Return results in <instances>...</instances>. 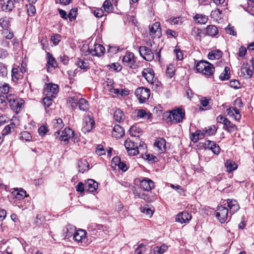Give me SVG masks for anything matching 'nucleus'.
<instances>
[{
  "label": "nucleus",
  "mask_w": 254,
  "mask_h": 254,
  "mask_svg": "<svg viewBox=\"0 0 254 254\" xmlns=\"http://www.w3.org/2000/svg\"><path fill=\"white\" fill-rule=\"evenodd\" d=\"M122 50V49H120L118 46H109L108 49V52L112 55H114L117 53L119 51Z\"/></svg>",
  "instance_id": "864d4df0"
},
{
  "label": "nucleus",
  "mask_w": 254,
  "mask_h": 254,
  "mask_svg": "<svg viewBox=\"0 0 254 254\" xmlns=\"http://www.w3.org/2000/svg\"><path fill=\"white\" fill-rule=\"evenodd\" d=\"M122 63L125 66L132 69H135L138 66L134 54L129 52H127L123 57Z\"/></svg>",
  "instance_id": "20e7f679"
},
{
  "label": "nucleus",
  "mask_w": 254,
  "mask_h": 254,
  "mask_svg": "<svg viewBox=\"0 0 254 254\" xmlns=\"http://www.w3.org/2000/svg\"><path fill=\"white\" fill-rule=\"evenodd\" d=\"M46 57L47 59V64L48 65H51L52 67H57L58 64L57 62L51 54L47 53Z\"/></svg>",
  "instance_id": "e433bc0d"
},
{
  "label": "nucleus",
  "mask_w": 254,
  "mask_h": 254,
  "mask_svg": "<svg viewBox=\"0 0 254 254\" xmlns=\"http://www.w3.org/2000/svg\"><path fill=\"white\" fill-rule=\"evenodd\" d=\"M191 219V215L187 211L180 212L176 217V221L182 224L188 222Z\"/></svg>",
  "instance_id": "dca6fc26"
},
{
  "label": "nucleus",
  "mask_w": 254,
  "mask_h": 254,
  "mask_svg": "<svg viewBox=\"0 0 254 254\" xmlns=\"http://www.w3.org/2000/svg\"><path fill=\"white\" fill-rule=\"evenodd\" d=\"M78 101V107L79 110L82 111H87L89 106L88 102L83 98L79 99Z\"/></svg>",
  "instance_id": "72a5a7b5"
},
{
  "label": "nucleus",
  "mask_w": 254,
  "mask_h": 254,
  "mask_svg": "<svg viewBox=\"0 0 254 254\" xmlns=\"http://www.w3.org/2000/svg\"><path fill=\"white\" fill-rule=\"evenodd\" d=\"M75 227L70 224H68L63 229L64 236L65 239H68L70 237L73 236L74 233L75 231Z\"/></svg>",
  "instance_id": "aec40b11"
},
{
  "label": "nucleus",
  "mask_w": 254,
  "mask_h": 254,
  "mask_svg": "<svg viewBox=\"0 0 254 254\" xmlns=\"http://www.w3.org/2000/svg\"><path fill=\"white\" fill-rule=\"evenodd\" d=\"M141 212L149 215L150 217L153 214V211L148 205H145L141 208Z\"/></svg>",
  "instance_id": "e2e57ef3"
},
{
  "label": "nucleus",
  "mask_w": 254,
  "mask_h": 254,
  "mask_svg": "<svg viewBox=\"0 0 254 254\" xmlns=\"http://www.w3.org/2000/svg\"><path fill=\"white\" fill-rule=\"evenodd\" d=\"M145 245L143 243L140 244L138 247L135 250V254H142L143 252L145 251Z\"/></svg>",
  "instance_id": "680f3d73"
},
{
  "label": "nucleus",
  "mask_w": 254,
  "mask_h": 254,
  "mask_svg": "<svg viewBox=\"0 0 254 254\" xmlns=\"http://www.w3.org/2000/svg\"><path fill=\"white\" fill-rule=\"evenodd\" d=\"M59 92V87L57 84L48 83L46 85L44 89V93L46 96H50L51 97H55L56 95Z\"/></svg>",
  "instance_id": "9b49d317"
},
{
  "label": "nucleus",
  "mask_w": 254,
  "mask_h": 254,
  "mask_svg": "<svg viewBox=\"0 0 254 254\" xmlns=\"http://www.w3.org/2000/svg\"><path fill=\"white\" fill-rule=\"evenodd\" d=\"M125 134L124 128L119 125H115L112 132L113 136L119 138L122 137Z\"/></svg>",
  "instance_id": "b1692460"
},
{
  "label": "nucleus",
  "mask_w": 254,
  "mask_h": 254,
  "mask_svg": "<svg viewBox=\"0 0 254 254\" xmlns=\"http://www.w3.org/2000/svg\"><path fill=\"white\" fill-rule=\"evenodd\" d=\"M98 183L92 179H88L85 183V190L90 192H94L98 188Z\"/></svg>",
  "instance_id": "6ab92c4d"
},
{
  "label": "nucleus",
  "mask_w": 254,
  "mask_h": 254,
  "mask_svg": "<svg viewBox=\"0 0 254 254\" xmlns=\"http://www.w3.org/2000/svg\"><path fill=\"white\" fill-rule=\"evenodd\" d=\"M241 76H243L245 78H250L252 76L254 73V71L251 69L250 66L248 64L245 65H243L241 68Z\"/></svg>",
  "instance_id": "4be33fe9"
},
{
  "label": "nucleus",
  "mask_w": 254,
  "mask_h": 254,
  "mask_svg": "<svg viewBox=\"0 0 254 254\" xmlns=\"http://www.w3.org/2000/svg\"><path fill=\"white\" fill-rule=\"evenodd\" d=\"M48 129L45 126H41L38 128V132L40 136H43L47 133Z\"/></svg>",
  "instance_id": "774afa93"
},
{
  "label": "nucleus",
  "mask_w": 254,
  "mask_h": 254,
  "mask_svg": "<svg viewBox=\"0 0 254 254\" xmlns=\"http://www.w3.org/2000/svg\"><path fill=\"white\" fill-rule=\"evenodd\" d=\"M61 40V36L60 34H56L51 37V40L55 45L59 44Z\"/></svg>",
  "instance_id": "338daca9"
},
{
  "label": "nucleus",
  "mask_w": 254,
  "mask_h": 254,
  "mask_svg": "<svg viewBox=\"0 0 254 254\" xmlns=\"http://www.w3.org/2000/svg\"><path fill=\"white\" fill-rule=\"evenodd\" d=\"M205 149L211 150L215 154H218L220 151L219 146L214 141L209 140H205L203 145Z\"/></svg>",
  "instance_id": "f8f14e48"
},
{
  "label": "nucleus",
  "mask_w": 254,
  "mask_h": 254,
  "mask_svg": "<svg viewBox=\"0 0 254 254\" xmlns=\"http://www.w3.org/2000/svg\"><path fill=\"white\" fill-rule=\"evenodd\" d=\"M191 34L194 36L196 40L201 41L202 31L200 29L196 27H193L192 29Z\"/></svg>",
  "instance_id": "4c0bfd02"
},
{
  "label": "nucleus",
  "mask_w": 254,
  "mask_h": 254,
  "mask_svg": "<svg viewBox=\"0 0 254 254\" xmlns=\"http://www.w3.org/2000/svg\"><path fill=\"white\" fill-rule=\"evenodd\" d=\"M175 73L174 67L173 66H168L166 69V75L169 78H172Z\"/></svg>",
  "instance_id": "052dcab7"
},
{
  "label": "nucleus",
  "mask_w": 254,
  "mask_h": 254,
  "mask_svg": "<svg viewBox=\"0 0 254 254\" xmlns=\"http://www.w3.org/2000/svg\"><path fill=\"white\" fill-rule=\"evenodd\" d=\"M44 217L41 214H37L34 223L37 226L39 227L42 224L44 221Z\"/></svg>",
  "instance_id": "bf43d9fd"
},
{
  "label": "nucleus",
  "mask_w": 254,
  "mask_h": 254,
  "mask_svg": "<svg viewBox=\"0 0 254 254\" xmlns=\"http://www.w3.org/2000/svg\"><path fill=\"white\" fill-rule=\"evenodd\" d=\"M228 209L226 207L218 206L216 212V217L220 223H225L228 218Z\"/></svg>",
  "instance_id": "1a4fd4ad"
},
{
  "label": "nucleus",
  "mask_w": 254,
  "mask_h": 254,
  "mask_svg": "<svg viewBox=\"0 0 254 254\" xmlns=\"http://www.w3.org/2000/svg\"><path fill=\"white\" fill-rule=\"evenodd\" d=\"M73 238L76 242L81 244L86 238V232L84 230L79 229L74 233Z\"/></svg>",
  "instance_id": "f3484780"
},
{
  "label": "nucleus",
  "mask_w": 254,
  "mask_h": 254,
  "mask_svg": "<svg viewBox=\"0 0 254 254\" xmlns=\"http://www.w3.org/2000/svg\"><path fill=\"white\" fill-rule=\"evenodd\" d=\"M142 75L147 82L152 85L154 84V73L150 68H145L142 72Z\"/></svg>",
  "instance_id": "2eb2a0df"
},
{
  "label": "nucleus",
  "mask_w": 254,
  "mask_h": 254,
  "mask_svg": "<svg viewBox=\"0 0 254 254\" xmlns=\"http://www.w3.org/2000/svg\"><path fill=\"white\" fill-rule=\"evenodd\" d=\"M230 78V68L229 67H225L224 71L221 73L219 76V79L221 81L228 80Z\"/></svg>",
  "instance_id": "ea45409f"
},
{
  "label": "nucleus",
  "mask_w": 254,
  "mask_h": 254,
  "mask_svg": "<svg viewBox=\"0 0 254 254\" xmlns=\"http://www.w3.org/2000/svg\"><path fill=\"white\" fill-rule=\"evenodd\" d=\"M9 22L7 17H3L0 19V25L2 28L6 29L9 27Z\"/></svg>",
  "instance_id": "13d9d810"
},
{
  "label": "nucleus",
  "mask_w": 254,
  "mask_h": 254,
  "mask_svg": "<svg viewBox=\"0 0 254 254\" xmlns=\"http://www.w3.org/2000/svg\"><path fill=\"white\" fill-rule=\"evenodd\" d=\"M194 21L199 24H204L208 21L207 17H193Z\"/></svg>",
  "instance_id": "4d7b16f0"
},
{
  "label": "nucleus",
  "mask_w": 254,
  "mask_h": 254,
  "mask_svg": "<svg viewBox=\"0 0 254 254\" xmlns=\"http://www.w3.org/2000/svg\"><path fill=\"white\" fill-rule=\"evenodd\" d=\"M206 32L209 35L214 36L218 34V30L216 26L209 25L206 28Z\"/></svg>",
  "instance_id": "79ce46f5"
},
{
  "label": "nucleus",
  "mask_w": 254,
  "mask_h": 254,
  "mask_svg": "<svg viewBox=\"0 0 254 254\" xmlns=\"http://www.w3.org/2000/svg\"><path fill=\"white\" fill-rule=\"evenodd\" d=\"M135 94L140 103H145L150 96V90L147 88L139 87L135 91Z\"/></svg>",
  "instance_id": "39448f33"
},
{
  "label": "nucleus",
  "mask_w": 254,
  "mask_h": 254,
  "mask_svg": "<svg viewBox=\"0 0 254 254\" xmlns=\"http://www.w3.org/2000/svg\"><path fill=\"white\" fill-rule=\"evenodd\" d=\"M9 88L10 87L8 84L4 83L0 85V92L5 95H8Z\"/></svg>",
  "instance_id": "603ef678"
},
{
  "label": "nucleus",
  "mask_w": 254,
  "mask_h": 254,
  "mask_svg": "<svg viewBox=\"0 0 254 254\" xmlns=\"http://www.w3.org/2000/svg\"><path fill=\"white\" fill-rule=\"evenodd\" d=\"M138 51L140 56L144 60L150 62L154 59V54L149 47L145 46H140L138 48Z\"/></svg>",
  "instance_id": "423d86ee"
},
{
  "label": "nucleus",
  "mask_w": 254,
  "mask_h": 254,
  "mask_svg": "<svg viewBox=\"0 0 254 254\" xmlns=\"http://www.w3.org/2000/svg\"><path fill=\"white\" fill-rule=\"evenodd\" d=\"M205 66V67L201 73L208 76L213 75L215 71V68L213 65L208 62L206 61V66Z\"/></svg>",
  "instance_id": "a878e982"
},
{
  "label": "nucleus",
  "mask_w": 254,
  "mask_h": 254,
  "mask_svg": "<svg viewBox=\"0 0 254 254\" xmlns=\"http://www.w3.org/2000/svg\"><path fill=\"white\" fill-rule=\"evenodd\" d=\"M129 134L134 137H138L140 132V129L135 126H132L129 130Z\"/></svg>",
  "instance_id": "37998d69"
},
{
  "label": "nucleus",
  "mask_w": 254,
  "mask_h": 254,
  "mask_svg": "<svg viewBox=\"0 0 254 254\" xmlns=\"http://www.w3.org/2000/svg\"><path fill=\"white\" fill-rule=\"evenodd\" d=\"M74 136V131L69 127H66L62 131V133L60 137V139L62 141H64L65 143L68 142V140Z\"/></svg>",
  "instance_id": "a211bd4d"
},
{
  "label": "nucleus",
  "mask_w": 254,
  "mask_h": 254,
  "mask_svg": "<svg viewBox=\"0 0 254 254\" xmlns=\"http://www.w3.org/2000/svg\"><path fill=\"white\" fill-rule=\"evenodd\" d=\"M137 117L148 120L152 118V114L149 112H146L145 110L141 109L137 111Z\"/></svg>",
  "instance_id": "7c9ffc66"
},
{
  "label": "nucleus",
  "mask_w": 254,
  "mask_h": 254,
  "mask_svg": "<svg viewBox=\"0 0 254 254\" xmlns=\"http://www.w3.org/2000/svg\"><path fill=\"white\" fill-rule=\"evenodd\" d=\"M53 123L54 127L55 128H57L58 130L62 128L64 126L63 120L61 118L55 119Z\"/></svg>",
  "instance_id": "49530a36"
},
{
  "label": "nucleus",
  "mask_w": 254,
  "mask_h": 254,
  "mask_svg": "<svg viewBox=\"0 0 254 254\" xmlns=\"http://www.w3.org/2000/svg\"><path fill=\"white\" fill-rule=\"evenodd\" d=\"M224 165L227 169V172L229 173H231L238 168V165L235 162L231 160H227Z\"/></svg>",
  "instance_id": "bb28decb"
},
{
  "label": "nucleus",
  "mask_w": 254,
  "mask_h": 254,
  "mask_svg": "<svg viewBox=\"0 0 254 254\" xmlns=\"http://www.w3.org/2000/svg\"><path fill=\"white\" fill-rule=\"evenodd\" d=\"M204 134H207V135H214L217 131V128L215 126H211L208 127V128H205L203 130Z\"/></svg>",
  "instance_id": "8fccbe9b"
},
{
  "label": "nucleus",
  "mask_w": 254,
  "mask_h": 254,
  "mask_svg": "<svg viewBox=\"0 0 254 254\" xmlns=\"http://www.w3.org/2000/svg\"><path fill=\"white\" fill-rule=\"evenodd\" d=\"M26 192L23 189H21V190L16 192L15 194L16 198L18 199V200L24 198L25 197H26Z\"/></svg>",
  "instance_id": "0e129e2a"
},
{
  "label": "nucleus",
  "mask_w": 254,
  "mask_h": 254,
  "mask_svg": "<svg viewBox=\"0 0 254 254\" xmlns=\"http://www.w3.org/2000/svg\"><path fill=\"white\" fill-rule=\"evenodd\" d=\"M206 66V61H200L196 65V69L199 72H202Z\"/></svg>",
  "instance_id": "5fc2aeb1"
},
{
  "label": "nucleus",
  "mask_w": 254,
  "mask_h": 254,
  "mask_svg": "<svg viewBox=\"0 0 254 254\" xmlns=\"http://www.w3.org/2000/svg\"><path fill=\"white\" fill-rule=\"evenodd\" d=\"M125 146L129 155L134 156L139 153V149L136 143L127 138L125 141Z\"/></svg>",
  "instance_id": "6e6552de"
},
{
  "label": "nucleus",
  "mask_w": 254,
  "mask_h": 254,
  "mask_svg": "<svg viewBox=\"0 0 254 254\" xmlns=\"http://www.w3.org/2000/svg\"><path fill=\"white\" fill-rule=\"evenodd\" d=\"M223 128L229 132H232L237 130V126L232 124L228 119L226 120Z\"/></svg>",
  "instance_id": "473e14b6"
},
{
  "label": "nucleus",
  "mask_w": 254,
  "mask_h": 254,
  "mask_svg": "<svg viewBox=\"0 0 254 254\" xmlns=\"http://www.w3.org/2000/svg\"><path fill=\"white\" fill-rule=\"evenodd\" d=\"M226 112L228 116L233 117L236 120H239L241 118L239 110L236 108L230 107L226 110Z\"/></svg>",
  "instance_id": "5701e85b"
},
{
  "label": "nucleus",
  "mask_w": 254,
  "mask_h": 254,
  "mask_svg": "<svg viewBox=\"0 0 254 254\" xmlns=\"http://www.w3.org/2000/svg\"><path fill=\"white\" fill-rule=\"evenodd\" d=\"M103 7L105 12L108 13L112 12L113 9V4L110 0H106L104 1L103 4Z\"/></svg>",
  "instance_id": "58836bf2"
},
{
  "label": "nucleus",
  "mask_w": 254,
  "mask_h": 254,
  "mask_svg": "<svg viewBox=\"0 0 254 254\" xmlns=\"http://www.w3.org/2000/svg\"><path fill=\"white\" fill-rule=\"evenodd\" d=\"M95 126L94 120L89 115L85 116L83 119L82 131L84 133L90 131Z\"/></svg>",
  "instance_id": "9d476101"
},
{
  "label": "nucleus",
  "mask_w": 254,
  "mask_h": 254,
  "mask_svg": "<svg viewBox=\"0 0 254 254\" xmlns=\"http://www.w3.org/2000/svg\"><path fill=\"white\" fill-rule=\"evenodd\" d=\"M140 188L145 191H149L154 187V182L148 178H144L139 183Z\"/></svg>",
  "instance_id": "4468645a"
},
{
  "label": "nucleus",
  "mask_w": 254,
  "mask_h": 254,
  "mask_svg": "<svg viewBox=\"0 0 254 254\" xmlns=\"http://www.w3.org/2000/svg\"><path fill=\"white\" fill-rule=\"evenodd\" d=\"M7 102L9 104L11 109L15 113H19L23 106L24 101L21 98H18L13 94H9L5 95Z\"/></svg>",
  "instance_id": "f257e3e1"
},
{
  "label": "nucleus",
  "mask_w": 254,
  "mask_h": 254,
  "mask_svg": "<svg viewBox=\"0 0 254 254\" xmlns=\"http://www.w3.org/2000/svg\"><path fill=\"white\" fill-rule=\"evenodd\" d=\"M168 247L166 245H162L160 247H155L153 248L154 254H161L167 250Z\"/></svg>",
  "instance_id": "09e8293b"
},
{
  "label": "nucleus",
  "mask_w": 254,
  "mask_h": 254,
  "mask_svg": "<svg viewBox=\"0 0 254 254\" xmlns=\"http://www.w3.org/2000/svg\"><path fill=\"white\" fill-rule=\"evenodd\" d=\"M154 146L157 148L158 152L160 154L164 153L166 150V142L163 137H158L155 140Z\"/></svg>",
  "instance_id": "ddd939ff"
},
{
  "label": "nucleus",
  "mask_w": 254,
  "mask_h": 254,
  "mask_svg": "<svg viewBox=\"0 0 254 254\" xmlns=\"http://www.w3.org/2000/svg\"><path fill=\"white\" fill-rule=\"evenodd\" d=\"M141 156L143 159L147 160L150 163H153L158 161L157 158L152 154L145 153L144 154H142Z\"/></svg>",
  "instance_id": "a19ab883"
},
{
  "label": "nucleus",
  "mask_w": 254,
  "mask_h": 254,
  "mask_svg": "<svg viewBox=\"0 0 254 254\" xmlns=\"http://www.w3.org/2000/svg\"><path fill=\"white\" fill-rule=\"evenodd\" d=\"M149 34L153 39L156 38H159L161 36L162 33L160 22H155L149 26Z\"/></svg>",
  "instance_id": "0eeeda50"
},
{
  "label": "nucleus",
  "mask_w": 254,
  "mask_h": 254,
  "mask_svg": "<svg viewBox=\"0 0 254 254\" xmlns=\"http://www.w3.org/2000/svg\"><path fill=\"white\" fill-rule=\"evenodd\" d=\"M14 3L12 0H7L6 2H4L2 5V10L6 11H11L14 7Z\"/></svg>",
  "instance_id": "c9c22d12"
},
{
  "label": "nucleus",
  "mask_w": 254,
  "mask_h": 254,
  "mask_svg": "<svg viewBox=\"0 0 254 254\" xmlns=\"http://www.w3.org/2000/svg\"><path fill=\"white\" fill-rule=\"evenodd\" d=\"M11 76L12 80L16 82L21 78L22 75L19 73L17 68H13L11 70Z\"/></svg>",
  "instance_id": "a18cd8bd"
},
{
  "label": "nucleus",
  "mask_w": 254,
  "mask_h": 254,
  "mask_svg": "<svg viewBox=\"0 0 254 254\" xmlns=\"http://www.w3.org/2000/svg\"><path fill=\"white\" fill-rule=\"evenodd\" d=\"M87 52L93 56L100 57L102 56L105 52V48L101 45L95 43L93 46L90 44L88 46H83V50H86Z\"/></svg>",
  "instance_id": "7ed1b4c3"
},
{
  "label": "nucleus",
  "mask_w": 254,
  "mask_h": 254,
  "mask_svg": "<svg viewBox=\"0 0 254 254\" xmlns=\"http://www.w3.org/2000/svg\"><path fill=\"white\" fill-rule=\"evenodd\" d=\"M223 53L219 50H213L209 52L208 58L210 60H218L222 56Z\"/></svg>",
  "instance_id": "c85d7f7f"
},
{
  "label": "nucleus",
  "mask_w": 254,
  "mask_h": 254,
  "mask_svg": "<svg viewBox=\"0 0 254 254\" xmlns=\"http://www.w3.org/2000/svg\"><path fill=\"white\" fill-rule=\"evenodd\" d=\"M228 207L230 208V212L234 213L239 209V206L236 200L229 199L227 200Z\"/></svg>",
  "instance_id": "cd10ccee"
},
{
  "label": "nucleus",
  "mask_w": 254,
  "mask_h": 254,
  "mask_svg": "<svg viewBox=\"0 0 254 254\" xmlns=\"http://www.w3.org/2000/svg\"><path fill=\"white\" fill-rule=\"evenodd\" d=\"M169 118L172 124L182 123L186 118V113L184 109L175 107L171 111H170Z\"/></svg>",
  "instance_id": "f03ea898"
},
{
  "label": "nucleus",
  "mask_w": 254,
  "mask_h": 254,
  "mask_svg": "<svg viewBox=\"0 0 254 254\" xmlns=\"http://www.w3.org/2000/svg\"><path fill=\"white\" fill-rule=\"evenodd\" d=\"M20 137L25 141H29L30 140L32 136L29 132L28 131H23L21 133V136Z\"/></svg>",
  "instance_id": "69168bd1"
},
{
  "label": "nucleus",
  "mask_w": 254,
  "mask_h": 254,
  "mask_svg": "<svg viewBox=\"0 0 254 254\" xmlns=\"http://www.w3.org/2000/svg\"><path fill=\"white\" fill-rule=\"evenodd\" d=\"M114 119L119 123L123 122L125 119L124 112L120 109H117L114 114Z\"/></svg>",
  "instance_id": "c756f323"
},
{
  "label": "nucleus",
  "mask_w": 254,
  "mask_h": 254,
  "mask_svg": "<svg viewBox=\"0 0 254 254\" xmlns=\"http://www.w3.org/2000/svg\"><path fill=\"white\" fill-rule=\"evenodd\" d=\"M79 99L76 97H70L68 99V102L70 104L71 108L75 109L78 106Z\"/></svg>",
  "instance_id": "c03bdc74"
},
{
  "label": "nucleus",
  "mask_w": 254,
  "mask_h": 254,
  "mask_svg": "<svg viewBox=\"0 0 254 254\" xmlns=\"http://www.w3.org/2000/svg\"><path fill=\"white\" fill-rule=\"evenodd\" d=\"M75 64L79 68L84 71H87L90 68L89 62L84 59L77 58Z\"/></svg>",
  "instance_id": "412c9836"
},
{
  "label": "nucleus",
  "mask_w": 254,
  "mask_h": 254,
  "mask_svg": "<svg viewBox=\"0 0 254 254\" xmlns=\"http://www.w3.org/2000/svg\"><path fill=\"white\" fill-rule=\"evenodd\" d=\"M25 8L27 11V14L29 16H30V15H34L36 13V8L35 6L32 5L31 3H29L28 4H26L25 5Z\"/></svg>",
  "instance_id": "de8ad7c7"
},
{
  "label": "nucleus",
  "mask_w": 254,
  "mask_h": 254,
  "mask_svg": "<svg viewBox=\"0 0 254 254\" xmlns=\"http://www.w3.org/2000/svg\"><path fill=\"white\" fill-rule=\"evenodd\" d=\"M16 125L13 123H11L9 125H6L1 131V134L2 136H5L11 133L14 131Z\"/></svg>",
  "instance_id": "2f4dec72"
},
{
  "label": "nucleus",
  "mask_w": 254,
  "mask_h": 254,
  "mask_svg": "<svg viewBox=\"0 0 254 254\" xmlns=\"http://www.w3.org/2000/svg\"><path fill=\"white\" fill-rule=\"evenodd\" d=\"M107 66L117 72L120 71L122 69V65L118 63H112L111 64L108 65Z\"/></svg>",
  "instance_id": "6e6d98bb"
},
{
  "label": "nucleus",
  "mask_w": 254,
  "mask_h": 254,
  "mask_svg": "<svg viewBox=\"0 0 254 254\" xmlns=\"http://www.w3.org/2000/svg\"><path fill=\"white\" fill-rule=\"evenodd\" d=\"M204 132L200 130H197L195 132L192 133L190 136V139L194 142H196L199 139H202L204 137Z\"/></svg>",
  "instance_id": "393cba45"
},
{
  "label": "nucleus",
  "mask_w": 254,
  "mask_h": 254,
  "mask_svg": "<svg viewBox=\"0 0 254 254\" xmlns=\"http://www.w3.org/2000/svg\"><path fill=\"white\" fill-rule=\"evenodd\" d=\"M14 3L12 0H7L6 2H4L2 5V10L6 11H11L14 7Z\"/></svg>",
  "instance_id": "f704fd0d"
},
{
  "label": "nucleus",
  "mask_w": 254,
  "mask_h": 254,
  "mask_svg": "<svg viewBox=\"0 0 254 254\" xmlns=\"http://www.w3.org/2000/svg\"><path fill=\"white\" fill-rule=\"evenodd\" d=\"M53 97L50 96H46L43 99V104L45 109L49 108L53 103Z\"/></svg>",
  "instance_id": "3c124183"
}]
</instances>
